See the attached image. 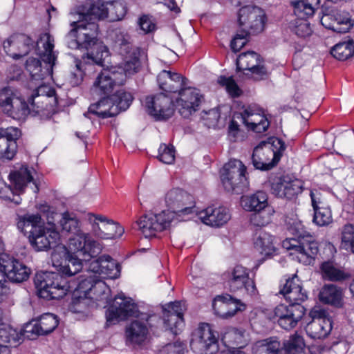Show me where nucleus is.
<instances>
[{
    "instance_id": "obj_9",
    "label": "nucleus",
    "mask_w": 354,
    "mask_h": 354,
    "mask_svg": "<svg viewBox=\"0 0 354 354\" xmlns=\"http://www.w3.org/2000/svg\"><path fill=\"white\" fill-rule=\"evenodd\" d=\"M0 302L10 292L6 277L10 281L21 283L26 281L30 276V270L18 259L7 254L0 255Z\"/></svg>"
},
{
    "instance_id": "obj_26",
    "label": "nucleus",
    "mask_w": 354,
    "mask_h": 354,
    "mask_svg": "<svg viewBox=\"0 0 354 354\" xmlns=\"http://www.w3.org/2000/svg\"><path fill=\"white\" fill-rule=\"evenodd\" d=\"M185 310V304L175 301L164 308L163 320L167 330L173 334H178L184 326L183 313Z\"/></svg>"
},
{
    "instance_id": "obj_33",
    "label": "nucleus",
    "mask_w": 354,
    "mask_h": 354,
    "mask_svg": "<svg viewBox=\"0 0 354 354\" xmlns=\"http://www.w3.org/2000/svg\"><path fill=\"white\" fill-rule=\"evenodd\" d=\"M279 292L289 302L301 303L307 298V294L303 290L301 282L296 274L286 279Z\"/></svg>"
},
{
    "instance_id": "obj_8",
    "label": "nucleus",
    "mask_w": 354,
    "mask_h": 354,
    "mask_svg": "<svg viewBox=\"0 0 354 354\" xmlns=\"http://www.w3.org/2000/svg\"><path fill=\"white\" fill-rule=\"evenodd\" d=\"M41 211L47 213L48 225L35 228L30 231L28 236L31 246L38 252L55 248L59 244L61 239L60 234L53 223L55 212L48 205L43 206Z\"/></svg>"
},
{
    "instance_id": "obj_47",
    "label": "nucleus",
    "mask_w": 354,
    "mask_h": 354,
    "mask_svg": "<svg viewBox=\"0 0 354 354\" xmlns=\"http://www.w3.org/2000/svg\"><path fill=\"white\" fill-rule=\"evenodd\" d=\"M41 216L39 214H26L19 216L17 220V227L21 232H27V228L31 227L30 231H32L36 227H40Z\"/></svg>"
},
{
    "instance_id": "obj_24",
    "label": "nucleus",
    "mask_w": 354,
    "mask_h": 354,
    "mask_svg": "<svg viewBox=\"0 0 354 354\" xmlns=\"http://www.w3.org/2000/svg\"><path fill=\"white\" fill-rule=\"evenodd\" d=\"M91 5V12L100 19L109 18L110 21L121 20L127 13L123 0H114L106 3L98 1Z\"/></svg>"
},
{
    "instance_id": "obj_17",
    "label": "nucleus",
    "mask_w": 354,
    "mask_h": 354,
    "mask_svg": "<svg viewBox=\"0 0 354 354\" xmlns=\"http://www.w3.org/2000/svg\"><path fill=\"white\" fill-rule=\"evenodd\" d=\"M125 83V75L117 70V68L111 66L103 68L97 75L92 86V91L98 95H107L111 93L117 86Z\"/></svg>"
},
{
    "instance_id": "obj_39",
    "label": "nucleus",
    "mask_w": 354,
    "mask_h": 354,
    "mask_svg": "<svg viewBox=\"0 0 354 354\" xmlns=\"http://www.w3.org/2000/svg\"><path fill=\"white\" fill-rule=\"evenodd\" d=\"M124 56L123 62L118 66H114L117 70L125 75V80L127 77L131 76L137 73L141 66L140 60V48H134L130 52L122 55Z\"/></svg>"
},
{
    "instance_id": "obj_63",
    "label": "nucleus",
    "mask_w": 354,
    "mask_h": 354,
    "mask_svg": "<svg viewBox=\"0 0 354 354\" xmlns=\"http://www.w3.org/2000/svg\"><path fill=\"white\" fill-rule=\"evenodd\" d=\"M15 191L12 189V185H7L4 180L0 177V198L6 200L13 201L15 204H19L21 200L15 199Z\"/></svg>"
},
{
    "instance_id": "obj_43",
    "label": "nucleus",
    "mask_w": 354,
    "mask_h": 354,
    "mask_svg": "<svg viewBox=\"0 0 354 354\" xmlns=\"http://www.w3.org/2000/svg\"><path fill=\"white\" fill-rule=\"evenodd\" d=\"M281 344L274 338H268L256 342L252 347V354H281Z\"/></svg>"
},
{
    "instance_id": "obj_49",
    "label": "nucleus",
    "mask_w": 354,
    "mask_h": 354,
    "mask_svg": "<svg viewBox=\"0 0 354 354\" xmlns=\"http://www.w3.org/2000/svg\"><path fill=\"white\" fill-rule=\"evenodd\" d=\"M331 55L339 60H346L354 54V42L345 41L336 44L330 50Z\"/></svg>"
},
{
    "instance_id": "obj_14",
    "label": "nucleus",
    "mask_w": 354,
    "mask_h": 354,
    "mask_svg": "<svg viewBox=\"0 0 354 354\" xmlns=\"http://www.w3.org/2000/svg\"><path fill=\"white\" fill-rule=\"evenodd\" d=\"M319 0H301L294 4V13L297 19L293 23L292 30L300 37L311 35L312 29L307 18L312 17L319 7Z\"/></svg>"
},
{
    "instance_id": "obj_29",
    "label": "nucleus",
    "mask_w": 354,
    "mask_h": 354,
    "mask_svg": "<svg viewBox=\"0 0 354 354\" xmlns=\"http://www.w3.org/2000/svg\"><path fill=\"white\" fill-rule=\"evenodd\" d=\"M324 311L313 310V320L306 327L308 335L312 339H323L326 337L332 330V322L324 316Z\"/></svg>"
},
{
    "instance_id": "obj_16",
    "label": "nucleus",
    "mask_w": 354,
    "mask_h": 354,
    "mask_svg": "<svg viewBox=\"0 0 354 354\" xmlns=\"http://www.w3.org/2000/svg\"><path fill=\"white\" fill-rule=\"evenodd\" d=\"M249 274L248 268L237 265L227 271L224 274V278L231 292L245 290L247 294L253 296L257 295V289L254 280Z\"/></svg>"
},
{
    "instance_id": "obj_31",
    "label": "nucleus",
    "mask_w": 354,
    "mask_h": 354,
    "mask_svg": "<svg viewBox=\"0 0 354 354\" xmlns=\"http://www.w3.org/2000/svg\"><path fill=\"white\" fill-rule=\"evenodd\" d=\"M310 196L314 209L313 222L319 226L329 225L333 221L331 210L321 193L317 190H311Z\"/></svg>"
},
{
    "instance_id": "obj_22",
    "label": "nucleus",
    "mask_w": 354,
    "mask_h": 354,
    "mask_svg": "<svg viewBox=\"0 0 354 354\" xmlns=\"http://www.w3.org/2000/svg\"><path fill=\"white\" fill-rule=\"evenodd\" d=\"M321 24L327 29L338 33L348 32L353 21L348 12L337 9H326L321 18Z\"/></svg>"
},
{
    "instance_id": "obj_10",
    "label": "nucleus",
    "mask_w": 354,
    "mask_h": 354,
    "mask_svg": "<svg viewBox=\"0 0 354 354\" xmlns=\"http://www.w3.org/2000/svg\"><path fill=\"white\" fill-rule=\"evenodd\" d=\"M239 120L248 129L257 133L265 132L270 122L265 115L263 110L257 104L243 106L240 111L234 113L233 119L229 124V132L234 136L239 131Z\"/></svg>"
},
{
    "instance_id": "obj_45",
    "label": "nucleus",
    "mask_w": 354,
    "mask_h": 354,
    "mask_svg": "<svg viewBox=\"0 0 354 354\" xmlns=\"http://www.w3.org/2000/svg\"><path fill=\"white\" fill-rule=\"evenodd\" d=\"M342 293L339 288L334 285H326L319 293V299L325 303L338 306L341 304Z\"/></svg>"
},
{
    "instance_id": "obj_11",
    "label": "nucleus",
    "mask_w": 354,
    "mask_h": 354,
    "mask_svg": "<svg viewBox=\"0 0 354 354\" xmlns=\"http://www.w3.org/2000/svg\"><path fill=\"white\" fill-rule=\"evenodd\" d=\"M0 106L9 116L15 120H24L30 113L38 115L32 111L31 104L29 106L10 87H5L0 91Z\"/></svg>"
},
{
    "instance_id": "obj_58",
    "label": "nucleus",
    "mask_w": 354,
    "mask_h": 354,
    "mask_svg": "<svg viewBox=\"0 0 354 354\" xmlns=\"http://www.w3.org/2000/svg\"><path fill=\"white\" fill-rule=\"evenodd\" d=\"M17 342L18 335L15 330L6 324L0 327V342L10 346L12 343Z\"/></svg>"
},
{
    "instance_id": "obj_56",
    "label": "nucleus",
    "mask_w": 354,
    "mask_h": 354,
    "mask_svg": "<svg viewBox=\"0 0 354 354\" xmlns=\"http://www.w3.org/2000/svg\"><path fill=\"white\" fill-rule=\"evenodd\" d=\"M175 153L174 146L161 144L158 149V159L165 164H172L175 160Z\"/></svg>"
},
{
    "instance_id": "obj_54",
    "label": "nucleus",
    "mask_w": 354,
    "mask_h": 354,
    "mask_svg": "<svg viewBox=\"0 0 354 354\" xmlns=\"http://www.w3.org/2000/svg\"><path fill=\"white\" fill-rule=\"evenodd\" d=\"M341 239V247L354 253V225L348 224L343 227Z\"/></svg>"
},
{
    "instance_id": "obj_19",
    "label": "nucleus",
    "mask_w": 354,
    "mask_h": 354,
    "mask_svg": "<svg viewBox=\"0 0 354 354\" xmlns=\"http://www.w3.org/2000/svg\"><path fill=\"white\" fill-rule=\"evenodd\" d=\"M306 309L298 302H290L288 306L279 304L274 309V317L278 324L285 330L295 328L303 318Z\"/></svg>"
},
{
    "instance_id": "obj_59",
    "label": "nucleus",
    "mask_w": 354,
    "mask_h": 354,
    "mask_svg": "<svg viewBox=\"0 0 354 354\" xmlns=\"http://www.w3.org/2000/svg\"><path fill=\"white\" fill-rule=\"evenodd\" d=\"M19 45L18 35H14L3 41V48L8 55L18 59L21 57V55L16 52V47Z\"/></svg>"
},
{
    "instance_id": "obj_5",
    "label": "nucleus",
    "mask_w": 354,
    "mask_h": 354,
    "mask_svg": "<svg viewBox=\"0 0 354 354\" xmlns=\"http://www.w3.org/2000/svg\"><path fill=\"white\" fill-rule=\"evenodd\" d=\"M54 42L53 37L49 33L46 32L40 35L37 46L40 58L46 64V66L42 68L40 60L37 58L30 57L26 60V68L32 80H42L51 75L53 66L55 64L57 59V55L53 50Z\"/></svg>"
},
{
    "instance_id": "obj_1",
    "label": "nucleus",
    "mask_w": 354,
    "mask_h": 354,
    "mask_svg": "<svg viewBox=\"0 0 354 354\" xmlns=\"http://www.w3.org/2000/svg\"><path fill=\"white\" fill-rule=\"evenodd\" d=\"M77 21H72V29L66 36L68 47L71 49L84 48L88 53L82 56V62L86 64L103 66L104 59L109 56V50L106 46L97 39V20L91 12L89 8H84L78 12Z\"/></svg>"
},
{
    "instance_id": "obj_21",
    "label": "nucleus",
    "mask_w": 354,
    "mask_h": 354,
    "mask_svg": "<svg viewBox=\"0 0 354 354\" xmlns=\"http://www.w3.org/2000/svg\"><path fill=\"white\" fill-rule=\"evenodd\" d=\"M236 68L239 71H248L245 74L250 75L254 80L265 79L268 73L261 64L260 55L254 51H248L239 55L236 59Z\"/></svg>"
},
{
    "instance_id": "obj_13",
    "label": "nucleus",
    "mask_w": 354,
    "mask_h": 354,
    "mask_svg": "<svg viewBox=\"0 0 354 354\" xmlns=\"http://www.w3.org/2000/svg\"><path fill=\"white\" fill-rule=\"evenodd\" d=\"M277 144L279 147L277 150L274 149L273 144L268 142H261L254 149L252 160L256 169L269 170L278 163L285 147L279 140Z\"/></svg>"
},
{
    "instance_id": "obj_50",
    "label": "nucleus",
    "mask_w": 354,
    "mask_h": 354,
    "mask_svg": "<svg viewBox=\"0 0 354 354\" xmlns=\"http://www.w3.org/2000/svg\"><path fill=\"white\" fill-rule=\"evenodd\" d=\"M109 295L110 288L104 281L100 279L96 275L93 287L88 298L98 301L108 300L109 299ZM106 303H108V301H106Z\"/></svg>"
},
{
    "instance_id": "obj_52",
    "label": "nucleus",
    "mask_w": 354,
    "mask_h": 354,
    "mask_svg": "<svg viewBox=\"0 0 354 354\" xmlns=\"http://www.w3.org/2000/svg\"><path fill=\"white\" fill-rule=\"evenodd\" d=\"M304 346L303 337L297 334L291 336L290 339L281 346V354H297Z\"/></svg>"
},
{
    "instance_id": "obj_41",
    "label": "nucleus",
    "mask_w": 354,
    "mask_h": 354,
    "mask_svg": "<svg viewBox=\"0 0 354 354\" xmlns=\"http://www.w3.org/2000/svg\"><path fill=\"white\" fill-rule=\"evenodd\" d=\"M95 277L96 275H93L90 272H88V274L80 277L77 283L75 281L69 282L73 287L70 290V292L73 290L79 294V297H84V299L79 301L78 305L84 304L85 299L90 297Z\"/></svg>"
},
{
    "instance_id": "obj_51",
    "label": "nucleus",
    "mask_w": 354,
    "mask_h": 354,
    "mask_svg": "<svg viewBox=\"0 0 354 354\" xmlns=\"http://www.w3.org/2000/svg\"><path fill=\"white\" fill-rule=\"evenodd\" d=\"M321 269L325 279L337 281L344 280L348 277L344 271L335 268L330 262L323 263Z\"/></svg>"
},
{
    "instance_id": "obj_40",
    "label": "nucleus",
    "mask_w": 354,
    "mask_h": 354,
    "mask_svg": "<svg viewBox=\"0 0 354 354\" xmlns=\"http://www.w3.org/2000/svg\"><path fill=\"white\" fill-rule=\"evenodd\" d=\"M111 97H103L97 102L91 104L88 111L84 115L87 117L89 114H93L100 118H107L118 115V108L113 104Z\"/></svg>"
},
{
    "instance_id": "obj_55",
    "label": "nucleus",
    "mask_w": 354,
    "mask_h": 354,
    "mask_svg": "<svg viewBox=\"0 0 354 354\" xmlns=\"http://www.w3.org/2000/svg\"><path fill=\"white\" fill-rule=\"evenodd\" d=\"M302 191V183L298 179L290 180L285 177L284 197L288 199L292 198Z\"/></svg>"
},
{
    "instance_id": "obj_30",
    "label": "nucleus",
    "mask_w": 354,
    "mask_h": 354,
    "mask_svg": "<svg viewBox=\"0 0 354 354\" xmlns=\"http://www.w3.org/2000/svg\"><path fill=\"white\" fill-rule=\"evenodd\" d=\"M212 308L215 314L227 319L233 317L239 311L244 310L245 305L230 295L217 296L213 300Z\"/></svg>"
},
{
    "instance_id": "obj_60",
    "label": "nucleus",
    "mask_w": 354,
    "mask_h": 354,
    "mask_svg": "<svg viewBox=\"0 0 354 354\" xmlns=\"http://www.w3.org/2000/svg\"><path fill=\"white\" fill-rule=\"evenodd\" d=\"M218 82L225 87L227 92L232 97H238L241 95V91L232 77H226L225 76H220L218 79Z\"/></svg>"
},
{
    "instance_id": "obj_15",
    "label": "nucleus",
    "mask_w": 354,
    "mask_h": 354,
    "mask_svg": "<svg viewBox=\"0 0 354 354\" xmlns=\"http://www.w3.org/2000/svg\"><path fill=\"white\" fill-rule=\"evenodd\" d=\"M266 18L263 10L254 6H243L238 12L240 28L250 34H258L263 30Z\"/></svg>"
},
{
    "instance_id": "obj_12",
    "label": "nucleus",
    "mask_w": 354,
    "mask_h": 354,
    "mask_svg": "<svg viewBox=\"0 0 354 354\" xmlns=\"http://www.w3.org/2000/svg\"><path fill=\"white\" fill-rule=\"evenodd\" d=\"M246 167L241 161L233 159L221 171V179L225 189L239 194L247 185Z\"/></svg>"
},
{
    "instance_id": "obj_4",
    "label": "nucleus",
    "mask_w": 354,
    "mask_h": 354,
    "mask_svg": "<svg viewBox=\"0 0 354 354\" xmlns=\"http://www.w3.org/2000/svg\"><path fill=\"white\" fill-rule=\"evenodd\" d=\"M59 223L64 231L74 234L68 242L71 252H77L85 260L96 257L101 252L100 243L94 240L90 234L81 230L80 221L74 214L68 212L63 213Z\"/></svg>"
},
{
    "instance_id": "obj_46",
    "label": "nucleus",
    "mask_w": 354,
    "mask_h": 354,
    "mask_svg": "<svg viewBox=\"0 0 354 354\" xmlns=\"http://www.w3.org/2000/svg\"><path fill=\"white\" fill-rule=\"evenodd\" d=\"M221 340L230 348L233 346H243L246 342L244 332L234 328H227L222 334Z\"/></svg>"
},
{
    "instance_id": "obj_37",
    "label": "nucleus",
    "mask_w": 354,
    "mask_h": 354,
    "mask_svg": "<svg viewBox=\"0 0 354 354\" xmlns=\"http://www.w3.org/2000/svg\"><path fill=\"white\" fill-rule=\"evenodd\" d=\"M62 248L66 252L64 261L57 266V270L63 277H71L82 269V261L86 260L79 256L77 252H71L68 247V250L64 245ZM91 259L87 261H89Z\"/></svg>"
},
{
    "instance_id": "obj_62",
    "label": "nucleus",
    "mask_w": 354,
    "mask_h": 354,
    "mask_svg": "<svg viewBox=\"0 0 354 354\" xmlns=\"http://www.w3.org/2000/svg\"><path fill=\"white\" fill-rule=\"evenodd\" d=\"M250 35L249 32H246L242 29L236 34L234 37L232 39L230 43L231 49L234 52L239 51L247 43V37Z\"/></svg>"
},
{
    "instance_id": "obj_25",
    "label": "nucleus",
    "mask_w": 354,
    "mask_h": 354,
    "mask_svg": "<svg viewBox=\"0 0 354 354\" xmlns=\"http://www.w3.org/2000/svg\"><path fill=\"white\" fill-rule=\"evenodd\" d=\"M145 104L147 112L156 120H167L174 114L171 100L163 93L147 97Z\"/></svg>"
},
{
    "instance_id": "obj_32",
    "label": "nucleus",
    "mask_w": 354,
    "mask_h": 354,
    "mask_svg": "<svg viewBox=\"0 0 354 354\" xmlns=\"http://www.w3.org/2000/svg\"><path fill=\"white\" fill-rule=\"evenodd\" d=\"M198 216L205 225L221 227L230 221L231 214L226 207L209 206L200 211Z\"/></svg>"
},
{
    "instance_id": "obj_20",
    "label": "nucleus",
    "mask_w": 354,
    "mask_h": 354,
    "mask_svg": "<svg viewBox=\"0 0 354 354\" xmlns=\"http://www.w3.org/2000/svg\"><path fill=\"white\" fill-rule=\"evenodd\" d=\"M136 305L132 299L123 294L118 295L114 299L113 304L106 311V326L115 324L135 313Z\"/></svg>"
},
{
    "instance_id": "obj_57",
    "label": "nucleus",
    "mask_w": 354,
    "mask_h": 354,
    "mask_svg": "<svg viewBox=\"0 0 354 354\" xmlns=\"http://www.w3.org/2000/svg\"><path fill=\"white\" fill-rule=\"evenodd\" d=\"M130 40L131 37L127 32L120 30L116 33L115 42L120 46V53L121 55H124V53H129L134 48H138L132 46Z\"/></svg>"
},
{
    "instance_id": "obj_3",
    "label": "nucleus",
    "mask_w": 354,
    "mask_h": 354,
    "mask_svg": "<svg viewBox=\"0 0 354 354\" xmlns=\"http://www.w3.org/2000/svg\"><path fill=\"white\" fill-rule=\"evenodd\" d=\"M287 229L294 237L287 238L282 242V246L291 250V255H295L299 262L305 265L311 264L318 253V243L314 237L306 232L300 221L287 222Z\"/></svg>"
},
{
    "instance_id": "obj_35",
    "label": "nucleus",
    "mask_w": 354,
    "mask_h": 354,
    "mask_svg": "<svg viewBox=\"0 0 354 354\" xmlns=\"http://www.w3.org/2000/svg\"><path fill=\"white\" fill-rule=\"evenodd\" d=\"M150 316L145 315L141 320L133 321L126 328V336L128 342L134 344H140L147 337L149 319Z\"/></svg>"
},
{
    "instance_id": "obj_53",
    "label": "nucleus",
    "mask_w": 354,
    "mask_h": 354,
    "mask_svg": "<svg viewBox=\"0 0 354 354\" xmlns=\"http://www.w3.org/2000/svg\"><path fill=\"white\" fill-rule=\"evenodd\" d=\"M112 101L118 109V114L122 111L127 110L133 101V96L130 93L120 90L111 96Z\"/></svg>"
},
{
    "instance_id": "obj_7",
    "label": "nucleus",
    "mask_w": 354,
    "mask_h": 354,
    "mask_svg": "<svg viewBox=\"0 0 354 354\" xmlns=\"http://www.w3.org/2000/svg\"><path fill=\"white\" fill-rule=\"evenodd\" d=\"M241 203L245 210L254 212L250 216V222L256 226H265L270 223L275 213L274 207L268 203V194L263 191L243 196Z\"/></svg>"
},
{
    "instance_id": "obj_44",
    "label": "nucleus",
    "mask_w": 354,
    "mask_h": 354,
    "mask_svg": "<svg viewBox=\"0 0 354 354\" xmlns=\"http://www.w3.org/2000/svg\"><path fill=\"white\" fill-rule=\"evenodd\" d=\"M194 346L196 350L199 351V341H205L211 344H218L217 339L214 334L209 324L206 323L201 324L192 335Z\"/></svg>"
},
{
    "instance_id": "obj_36",
    "label": "nucleus",
    "mask_w": 354,
    "mask_h": 354,
    "mask_svg": "<svg viewBox=\"0 0 354 354\" xmlns=\"http://www.w3.org/2000/svg\"><path fill=\"white\" fill-rule=\"evenodd\" d=\"M185 78L180 74L163 70L157 77L160 89L168 93L181 91L185 86Z\"/></svg>"
},
{
    "instance_id": "obj_2",
    "label": "nucleus",
    "mask_w": 354,
    "mask_h": 354,
    "mask_svg": "<svg viewBox=\"0 0 354 354\" xmlns=\"http://www.w3.org/2000/svg\"><path fill=\"white\" fill-rule=\"evenodd\" d=\"M165 200L168 210L143 215L136 221L139 230L145 237L156 236L158 233L167 230L175 218L183 220L185 216L195 212L193 196L183 189L175 188L169 190Z\"/></svg>"
},
{
    "instance_id": "obj_42",
    "label": "nucleus",
    "mask_w": 354,
    "mask_h": 354,
    "mask_svg": "<svg viewBox=\"0 0 354 354\" xmlns=\"http://www.w3.org/2000/svg\"><path fill=\"white\" fill-rule=\"evenodd\" d=\"M254 247L261 254L270 256L275 252L274 237L263 231H257L254 236Z\"/></svg>"
},
{
    "instance_id": "obj_23",
    "label": "nucleus",
    "mask_w": 354,
    "mask_h": 354,
    "mask_svg": "<svg viewBox=\"0 0 354 354\" xmlns=\"http://www.w3.org/2000/svg\"><path fill=\"white\" fill-rule=\"evenodd\" d=\"M55 93V90L47 85H38L28 100L35 114H38L41 118H48L51 116L53 109L48 101L50 97L54 96Z\"/></svg>"
},
{
    "instance_id": "obj_6",
    "label": "nucleus",
    "mask_w": 354,
    "mask_h": 354,
    "mask_svg": "<svg viewBox=\"0 0 354 354\" xmlns=\"http://www.w3.org/2000/svg\"><path fill=\"white\" fill-rule=\"evenodd\" d=\"M34 282L38 296L47 300L62 299L73 288L64 277L53 272L37 273Z\"/></svg>"
},
{
    "instance_id": "obj_61",
    "label": "nucleus",
    "mask_w": 354,
    "mask_h": 354,
    "mask_svg": "<svg viewBox=\"0 0 354 354\" xmlns=\"http://www.w3.org/2000/svg\"><path fill=\"white\" fill-rule=\"evenodd\" d=\"M201 346H199V351L195 349L194 346V339L192 338L190 342L191 349L196 354H214L218 350V344H211L209 342H207L205 341H199Z\"/></svg>"
},
{
    "instance_id": "obj_64",
    "label": "nucleus",
    "mask_w": 354,
    "mask_h": 354,
    "mask_svg": "<svg viewBox=\"0 0 354 354\" xmlns=\"http://www.w3.org/2000/svg\"><path fill=\"white\" fill-rule=\"evenodd\" d=\"M185 349L180 344H168L160 350L159 354H184Z\"/></svg>"
},
{
    "instance_id": "obj_27",
    "label": "nucleus",
    "mask_w": 354,
    "mask_h": 354,
    "mask_svg": "<svg viewBox=\"0 0 354 354\" xmlns=\"http://www.w3.org/2000/svg\"><path fill=\"white\" fill-rule=\"evenodd\" d=\"M179 95L180 97L176 101L179 113L183 117L187 118L198 109L203 95L198 90L190 87H184Z\"/></svg>"
},
{
    "instance_id": "obj_18",
    "label": "nucleus",
    "mask_w": 354,
    "mask_h": 354,
    "mask_svg": "<svg viewBox=\"0 0 354 354\" xmlns=\"http://www.w3.org/2000/svg\"><path fill=\"white\" fill-rule=\"evenodd\" d=\"M88 221L94 235L102 239L120 238L124 232L118 223L102 214H88Z\"/></svg>"
},
{
    "instance_id": "obj_48",
    "label": "nucleus",
    "mask_w": 354,
    "mask_h": 354,
    "mask_svg": "<svg viewBox=\"0 0 354 354\" xmlns=\"http://www.w3.org/2000/svg\"><path fill=\"white\" fill-rule=\"evenodd\" d=\"M102 274L110 279L120 276V266L109 255L102 256Z\"/></svg>"
},
{
    "instance_id": "obj_38",
    "label": "nucleus",
    "mask_w": 354,
    "mask_h": 354,
    "mask_svg": "<svg viewBox=\"0 0 354 354\" xmlns=\"http://www.w3.org/2000/svg\"><path fill=\"white\" fill-rule=\"evenodd\" d=\"M35 173L32 167L23 165L18 170H15L8 176L10 182L15 194H20L28 183L33 182V174Z\"/></svg>"
},
{
    "instance_id": "obj_34",
    "label": "nucleus",
    "mask_w": 354,
    "mask_h": 354,
    "mask_svg": "<svg viewBox=\"0 0 354 354\" xmlns=\"http://www.w3.org/2000/svg\"><path fill=\"white\" fill-rule=\"evenodd\" d=\"M59 323L57 317L52 313H45L38 319L33 320L25 327V331L37 335H43L53 332Z\"/></svg>"
},
{
    "instance_id": "obj_28",
    "label": "nucleus",
    "mask_w": 354,
    "mask_h": 354,
    "mask_svg": "<svg viewBox=\"0 0 354 354\" xmlns=\"http://www.w3.org/2000/svg\"><path fill=\"white\" fill-rule=\"evenodd\" d=\"M21 131L17 127L0 128V158L11 160L17 152V140Z\"/></svg>"
}]
</instances>
